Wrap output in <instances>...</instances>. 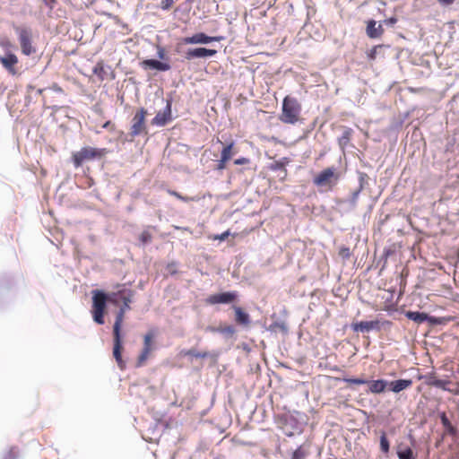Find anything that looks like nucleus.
Listing matches in <instances>:
<instances>
[{
    "label": "nucleus",
    "instance_id": "nucleus-1",
    "mask_svg": "<svg viewBox=\"0 0 459 459\" xmlns=\"http://www.w3.org/2000/svg\"><path fill=\"white\" fill-rule=\"evenodd\" d=\"M126 312L124 309H118L116 315V320L113 325V338H114V347H113V356L117 363V366L120 369H124L126 367V363L122 359V351H123V342L121 336V328L124 322Z\"/></svg>",
    "mask_w": 459,
    "mask_h": 459
},
{
    "label": "nucleus",
    "instance_id": "nucleus-2",
    "mask_svg": "<svg viewBox=\"0 0 459 459\" xmlns=\"http://www.w3.org/2000/svg\"><path fill=\"white\" fill-rule=\"evenodd\" d=\"M301 111V106L295 98L286 96L282 101V112L280 116L281 122L285 124H296Z\"/></svg>",
    "mask_w": 459,
    "mask_h": 459
},
{
    "label": "nucleus",
    "instance_id": "nucleus-3",
    "mask_svg": "<svg viewBox=\"0 0 459 459\" xmlns=\"http://www.w3.org/2000/svg\"><path fill=\"white\" fill-rule=\"evenodd\" d=\"M105 148L99 149L91 146L82 147L80 151L73 152L72 160L75 168L81 167L85 161L101 159L107 154Z\"/></svg>",
    "mask_w": 459,
    "mask_h": 459
},
{
    "label": "nucleus",
    "instance_id": "nucleus-4",
    "mask_svg": "<svg viewBox=\"0 0 459 459\" xmlns=\"http://www.w3.org/2000/svg\"><path fill=\"white\" fill-rule=\"evenodd\" d=\"M156 331L150 330L143 336V349L137 358L136 366L142 367L152 357L153 351L157 349Z\"/></svg>",
    "mask_w": 459,
    "mask_h": 459
},
{
    "label": "nucleus",
    "instance_id": "nucleus-5",
    "mask_svg": "<svg viewBox=\"0 0 459 459\" xmlns=\"http://www.w3.org/2000/svg\"><path fill=\"white\" fill-rule=\"evenodd\" d=\"M107 301H108V295H106L100 290H95L93 292L91 314L93 320L99 325L104 324Z\"/></svg>",
    "mask_w": 459,
    "mask_h": 459
},
{
    "label": "nucleus",
    "instance_id": "nucleus-6",
    "mask_svg": "<svg viewBox=\"0 0 459 459\" xmlns=\"http://www.w3.org/2000/svg\"><path fill=\"white\" fill-rule=\"evenodd\" d=\"M339 176L334 167L326 168L314 178L313 183L317 186H329L330 189L337 183Z\"/></svg>",
    "mask_w": 459,
    "mask_h": 459
},
{
    "label": "nucleus",
    "instance_id": "nucleus-7",
    "mask_svg": "<svg viewBox=\"0 0 459 459\" xmlns=\"http://www.w3.org/2000/svg\"><path fill=\"white\" fill-rule=\"evenodd\" d=\"M147 110L144 108H139L132 118V125L130 127V135L135 137L142 134H147V126L145 124V117Z\"/></svg>",
    "mask_w": 459,
    "mask_h": 459
},
{
    "label": "nucleus",
    "instance_id": "nucleus-8",
    "mask_svg": "<svg viewBox=\"0 0 459 459\" xmlns=\"http://www.w3.org/2000/svg\"><path fill=\"white\" fill-rule=\"evenodd\" d=\"M16 31L19 37L22 52L25 56H30L36 52L35 48L32 46L31 33L25 28H17Z\"/></svg>",
    "mask_w": 459,
    "mask_h": 459
},
{
    "label": "nucleus",
    "instance_id": "nucleus-9",
    "mask_svg": "<svg viewBox=\"0 0 459 459\" xmlns=\"http://www.w3.org/2000/svg\"><path fill=\"white\" fill-rule=\"evenodd\" d=\"M238 298V293L236 291H228L222 293H216L210 295L205 302L208 305H216V304H230L235 301Z\"/></svg>",
    "mask_w": 459,
    "mask_h": 459
},
{
    "label": "nucleus",
    "instance_id": "nucleus-10",
    "mask_svg": "<svg viewBox=\"0 0 459 459\" xmlns=\"http://www.w3.org/2000/svg\"><path fill=\"white\" fill-rule=\"evenodd\" d=\"M119 288L117 291H113L108 294V302L115 306H118L120 302H124V298H129L133 299L134 291L130 289H126L124 286L118 285Z\"/></svg>",
    "mask_w": 459,
    "mask_h": 459
},
{
    "label": "nucleus",
    "instance_id": "nucleus-11",
    "mask_svg": "<svg viewBox=\"0 0 459 459\" xmlns=\"http://www.w3.org/2000/svg\"><path fill=\"white\" fill-rule=\"evenodd\" d=\"M221 37H210L203 32L194 34L191 37L184 39L186 44H207L212 41H220Z\"/></svg>",
    "mask_w": 459,
    "mask_h": 459
},
{
    "label": "nucleus",
    "instance_id": "nucleus-12",
    "mask_svg": "<svg viewBox=\"0 0 459 459\" xmlns=\"http://www.w3.org/2000/svg\"><path fill=\"white\" fill-rule=\"evenodd\" d=\"M0 63L9 72V74L13 75L17 74L15 65L18 64V57L14 54L8 53L4 56H0Z\"/></svg>",
    "mask_w": 459,
    "mask_h": 459
},
{
    "label": "nucleus",
    "instance_id": "nucleus-13",
    "mask_svg": "<svg viewBox=\"0 0 459 459\" xmlns=\"http://www.w3.org/2000/svg\"><path fill=\"white\" fill-rule=\"evenodd\" d=\"M217 51L215 49H208L205 48H197L189 49L186 54V57L187 59L192 58H198V57H206V56H215Z\"/></svg>",
    "mask_w": 459,
    "mask_h": 459
},
{
    "label": "nucleus",
    "instance_id": "nucleus-14",
    "mask_svg": "<svg viewBox=\"0 0 459 459\" xmlns=\"http://www.w3.org/2000/svg\"><path fill=\"white\" fill-rule=\"evenodd\" d=\"M232 308L235 312L236 324L244 327L249 326L251 323L250 316L240 307L233 306Z\"/></svg>",
    "mask_w": 459,
    "mask_h": 459
},
{
    "label": "nucleus",
    "instance_id": "nucleus-15",
    "mask_svg": "<svg viewBox=\"0 0 459 459\" xmlns=\"http://www.w3.org/2000/svg\"><path fill=\"white\" fill-rule=\"evenodd\" d=\"M355 332H369L374 329H380L379 321H360L352 325Z\"/></svg>",
    "mask_w": 459,
    "mask_h": 459
},
{
    "label": "nucleus",
    "instance_id": "nucleus-16",
    "mask_svg": "<svg viewBox=\"0 0 459 459\" xmlns=\"http://www.w3.org/2000/svg\"><path fill=\"white\" fill-rule=\"evenodd\" d=\"M367 35L370 39L380 38L384 33V28L381 24L377 26V22L374 20L367 22Z\"/></svg>",
    "mask_w": 459,
    "mask_h": 459
},
{
    "label": "nucleus",
    "instance_id": "nucleus-17",
    "mask_svg": "<svg viewBox=\"0 0 459 459\" xmlns=\"http://www.w3.org/2000/svg\"><path fill=\"white\" fill-rule=\"evenodd\" d=\"M171 119L170 104H168L166 109L162 112H158L153 117L152 125L163 126Z\"/></svg>",
    "mask_w": 459,
    "mask_h": 459
},
{
    "label": "nucleus",
    "instance_id": "nucleus-18",
    "mask_svg": "<svg viewBox=\"0 0 459 459\" xmlns=\"http://www.w3.org/2000/svg\"><path fill=\"white\" fill-rule=\"evenodd\" d=\"M412 381L411 379H399L391 381L388 385L389 389L394 393H400L401 391H403L410 386H411Z\"/></svg>",
    "mask_w": 459,
    "mask_h": 459
},
{
    "label": "nucleus",
    "instance_id": "nucleus-19",
    "mask_svg": "<svg viewBox=\"0 0 459 459\" xmlns=\"http://www.w3.org/2000/svg\"><path fill=\"white\" fill-rule=\"evenodd\" d=\"M142 65L144 68H152L159 71H168L170 69V65L168 63H163L156 59L143 60Z\"/></svg>",
    "mask_w": 459,
    "mask_h": 459
},
{
    "label": "nucleus",
    "instance_id": "nucleus-20",
    "mask_svg": "<svg viewBox=\"0 0 459 459\" xmlns=\"http://www.w3.org/2000/svg\"><path fill=\"white\" fill-rule=\"evenodd\" d=\"M367 384H368L369 392L373 394L383 393L388 385L387 382L384 379L368 381Z\"/></svg>",
    "mask_w": 459,
    "mask_h": 459
},
{
    "label": "nucleus",
    "instance_id": "nucleus-21",
    "mask_svg": "<svg viewBox=\"0 0 459 459\" xmlns=\"http://www.w3.org/2000/svg\"><path fill=\"white\" fill-rule=\"evenodd\" d=\"M406 317L418 324L423 323L427 320L428 315L418 311H408L405 314Z\"/></svg>",
    "mask_w": 459,
    "mask_h": 459
},
{
    "label": "nucleus",
    "instance_id": "nucleus-22",
    "mask_svg": "<svg viewBox=\"0 0 459 459\" xmlns=\"http://www.w3.org/2000/svg\"><path fill=\"white\" fill-rule=\"evenodd\" d=\"M236 152L235 143L231 141L223 147L221 152V156L230 160Z\"/></svg>",
    "mask_w": 459,
    "mask_h": 459
},
{
    "label": "nucleus",
    "instance_id": "nucleus-23",
    "mask_svg": "<svg viewBox=\"0 0 459 459\" xmlns=\"http://www.w3.org/2000/svg\"><path fill=\"white\" fill-rule=\"evenodd\" d=\"M440 420L442 425L446 429L449 435L455 436L456 434V429L452 425L449 419L447 418L446 412H442L440 415Z\"/></svg>",
    "mask_w": 459,
    "mask_h": 459
},
{
    "label": "nucleus",
    "instance_id": "nucleus-24",
    "mask_svg": "<svg viewBox=\"0 0 459 459\" xmlns=\"http://www.w3.org/2000/svg\"><path fill=\"white\" fill-rule=\"evenodd\" d=\"M284 160H286V163L288 162V159L285 158ZM270 169L271 170H281L283 175L281 177V179H285L286 176H287V169H285V162L283 161H281V160H278V161H275L273 163H272L270 165Z\"/></svg>",
    "mask_w": 459,
    "mask_h": 459
},
{
    "label": "nucleus",
    "instance_id": "nucleus-25",
    "mask_svg": "<svg viewBox=\"0 0 459 459\" xmlns=\"http://www.w3.org/2000/svg\"><path fill=\"white\" fill-rule=\"evenodd\" d=\"M211 331L212 332H218L221 333H225L229 335H233L236 333V329L233 325H220L217 328H211Z\"/></svg>",
    "mask_w": 459,
    "mask_h": 459
},
{
    "label": "nucleus",
    "instance_id": "nucleus-26",
    "mask_svg": "<svg viewBox=\"0 0 459 459\" xmlns=\"http://www.w3.org/2000/svg\"><path fill=\"white\" fill-rule=\"evenodd\" d=\"M419 379H424L425 380V384L427 385H429V386H435L436 387V383L437 382V378L436 377V374L435 373H429V374H427V375H424V376H419L418 377Z\"/></svg>",
    "mask_w": 459,
    "mask_h": 459
},
{
    "label": "nucleus",
    "instance_id": "nucleus-27",
    "mask_svg": "<svg viewBox=\"0 0 459 459\" xmlns=\"http://www.w3.org/2000/svg\"><path fill=\"white\" fill-rule=\"evenodd\" d=\"M397 455L399 459H414L413 452L410 447H407L403 450H399L397 452Z\"/></svg>",
    "mask_w": 459,
    "mask_h": 459
},
{
    "label": "nucleus",
    "instance_id": "nucleus-28",
    "mask_svg": "<svg viewBox=\"0 0 459 459\" xmlns=\"http://www.w3.org/2000/svg\"><path fill=\"white\" fill-rule=\"evenodd\" d=\"M351 129H347L343 132L342 137L339 139V143L341 146L344 147L351 140Z\"/></svg>",
    "mask_w": 459,
    "mask_h": 459
},
{
    "label": "nucleus",
    "instance_id": "nucleus-29",
    "mask_svg": "<svg viewBox=\"0 0 459 459\" xmlns=\"http://www.w3.org/2000/svg\"><path fill=\"white\" fill-rule=\"evenodd\" d=\"M364 176H365V174H362L360 176V186H359V189H357L356 191H354L352 193V195H351V203L353 205H355L357 204V200H358L359 195L361 192V190L363 189V183H362V181L364 179Z\"/></svg>",
    "mask_w": 459,
    "mask_h": 459
},
{
    "label": "nucleus",
    "instance_id": "nucleus-30",
    "mask_svg": "<svg viewBox=\"0 0 459 459\" xmlns=\"http://www.w3.org/2000/svg\"><path fill=\"white\" fill-rule=\"evenodd\" d=\"M105 73L104 65L102 62H98L93 68V74L98 75L101 80L104 79L103 74Z\"/></svg>",
    "mask_w": 459,
    "mask_h": 459
},
{
    "label": "nucleus",
    "instance_id": "nucleus-31",
    "mask_svg": "<svg viewBox=\"0 0 459 459\" xmlns=\"http://www.w3.org/2000/svg\"><path fill=\"white\" fill-rule=\"evenodd\" d=\"M380 448L384 453H388L389 451V441L385 433H383L380 437Z\"/></svg>",
    "mask_w": 459,
    "mask_h": 459
},
{
    "label": "nucleus",
    "instance_id": "nucleus-32",
    "mask_svg": "<svg viewBox=\"0 0 459 459\" xmlns=\"http://www.w3.org/2000/svg\"><path fill=\"white\" fill-rule=\"evenodd\" d=\"M168 193L170 195L175 196L176 198H178V199H179V200H181L183 202H190V201H194L195 200L194 197L184 196L181 194H179L178 192L174 191V190H168Z\"/></svg>",
    "mask_w": 459,
    "mask_h": 459
},
{
    "label": "nucleus",
    "instance_id": "nucleus-33",
    "mask_svg": "<svg viewBox=\"0 0 459 459\" xmlns=\"http://www.w3.org/2000/svg\"><path fill=\"white\" fill-rule=\"evenodd\" d=\"M18 449L16 447H11L4 455L3 459H17Z\"/></svg>",
    "mask_w": 459,
    "mask_h": 459
},
{
    "label": "nucleus",
    "instance_id": "nucleus-34",
    "mask_svg": "<svg viewBox=\"0 0 459 459\" xmlns=\"http://www.w3.org/2000/svg\"><path fill=\"white\" fill-rule=\"evenodd\" d=\"M451 381L447 379H438L436 383V387L440 388L444 391H447L449 385H451Z\"/></svg>",
    "mask_w": 459,
    "mask_h": 459
},
{
    "label": "nucleus",
    "instance_id": "nucleus-35",
    "mask_svg": "<svg viewBox=\"0 0 459 459\" xmlns=\"http://www.w3.org/2000/svg\"><path fill=\"white\" fill-rule=\"evenodd\" d=\"M152 238V236L148 230H143L139 236V239L143 244L151 242Z\"/></svg>",
    "mask_w": 459,
    "mask_h": 459
},
{
    "label": "nucleus",
    "instance_id": "nucleus-36",
    "mask_svg": "<svg viewBox=\"0 0 459 459\" xmlns=\"http://www.w3.org/2000/svg\"><path fill=\"white\" fill-rule=\"evenodd\" d=\"M339 255L344 260L350 259L351 255L350 248L347 247H342L339 250Z\"/></svg>",
    "mask_w": 459,
    "mask_h": 459
},
{
    "label": "nucleus",
    "instance_id": "nucleus-37",
    "mask_svg": "<svg viewBox=\"0 0 459 459\" xmlns=\"http://www.w3.org/2000/svg\"><path fill=\"white\" fill-rule=\"evenodd\" d=\"M343 381L348 384H354V385H364V384L368 383V381L363 378H343Z\"/></svg>",
    "mask_w": 459,
    "mask_h": 459
},
{
    "label": "nucleus",
    "instance_id": "nucleus-38",
    "mask_svg": "<svg viewBox=\"0 0 459 459\" xmlns=\"http://www.w3.org/2000/svg\"><path fill=\"white\" fill-rule=\"evenodd\" d=\"M186 355L193 356L195 358H206L208 356L207 352H197L195 350H189L186 352Z\"/></svg>",
    "mask_w": 459,
    "mask_h": 459
},
{
    "label": "nucleus",
    "instance_id": "nucleus-39",
    "mask_svg": "<svg viewBox=\"0 0 459 459\" xmlns=\"http://www.w3.org/2000/svg\"><path fill=\"white\" fill-rule=\"evenodd\" d=\"M305 455V452L299 447L293 452L291 459H304Z\"/></svg>",
    "mask_w": 459,
    "mask_h": 459
},
{
    "label": "nucleus",
    "instance_id": "nucleus-40",
    "mask_svg": "<svg viewBox=\"0 0 459 459\" xmlns=\"http://www.w3.org/2000/svg\"><path fill=\"white\" fill-rule=\"evenodd\" d=\"M174 3V0H162L160 2V8L162 10H169L173 6Z\"/></svg>",
    "mask_w": 459,
    "mask_h": 459
},
{
    "label": "nucleus",
    "instance_id": "nucleus-41",
    "mask_svg": "<svg viewBox=\"0 0 459 459\" xmlns=\"http://www.w3.org/2000/svg\"><path fill=\"white\" fill-rule=\"evenodd\" d=\"M132 302V299H129V298H124L123 305L120 307L119 309H124L125 312L131 309L130 303Z\"/></svg>",
    "mask_w": 459,
    "mask_h": 459
},
{
    "label": "nucleus",
    "instance_id": "nucleus-42",
    "mask_svg": "<svg viewBox=\"0 0 459 459\" xmlns=\"http://www.w3.org/2000/svg\"><path fill=\"white\" fill-rule=\"evenodd\" d=\"M228 161L229 160L221 156V159L218 160L217 169H219V170L224 169L226 168V164Z\"/></svg>",
    "mask_w": 459,
    "mask_h": 459
},
{
    "label": "nucleus",
    "instance_id": "nucleus-43",
    "mask_svg": "<svg viewBox=\"0 0 459 459\" xmlns=\"http://www.w3.org/2000/svg\"><path fill=\"white\" fill-rule=\"evenodd\" d=\"M230 236V230H226L224 231L223 233H221V235H215L212 239L214 240H221V241H223L225 240L228 237Z\"/></svg>",
    "mask_w": 459,
    "mask_h": 459
},
{
    "label": "nucleus",
    "instance_id": "nucleus-44",
    "mask_svg": "<svg viewBox=\"0 0 459 459\" xmlns=\"http://www.w3.org/2000/svg\"><path fill=\"white\" fill-rule=\"evenodd\" d=\"M381 48V46H375L373 48L370 49V51L368 54V56L370 60H374L377 57V48Z\"/></svg>",
    "mask_w": 459,
    "mask_h": 459
},
{
    "label": "nucleus",
    "instance_id": "nucleus-45",
    "mask_svg": "<svg viewBox=\"0 0 459 459\" xmlns=\"http://www.w3.org/2000/svg\"><path fill=\"white\" fill-rule=\"evenodd\" d=\"M249 162H250V160L246 157H241V158L236 159L234 160V164H236V165H245V164H248Z\"/></svg>",
    "mask_w": 459,
    "mask_h": 459
},
{
    "label": "nucleus",
    "instance_id": "nucleus-46",
    "mask_svg": "<svg viewBox=\"0 0 459 459\" xmlns=\"http://www.w3.org/2000/svg\"><path fill=\"white\" fill-rule=\"evenodd\" d=\"M447 392L455 394V395H458L459 394V384L456 383L454 385V387H448L447 389Z\"/></svg>",
    "mask_w": 459,
    "mask_h": 459
},
{
    "label": "nucleus",
    "instance_id": "nucleus-47",
    "mask_svg": "<svg viewBox=\"0 0 459 459\" xmlns=\"http://www.w3.org/2000/svg\"><path fill=\"white\" fill-rule=\"evenodd\" d=\"M102 128L109 129L110 131H114L115 126L110 121H107L103 124Z\"/></svg>",
    "mask_w": 459,
    "mask_h": 459
},
{
    "label": "nucleus",
    "instance_id": "nucleus-48",
    "mask_svg": "<svg viewBox=\"0 0 459 459\" xmlns=\"http://www.w3.org/2000/svg\"><path fill=\"white\" fill-rule=\"evenodd\" d=\"M42 1L50 10H52L54 8L56 0H42Z\"/></svg>",
    "mask_w": 459,
    "mask_h": 459
},
{
    "label": "nucleus",
    "instance_id": "nucleus-49",
    "mask_svg": "<svg viewBox=\"0 0 459 459\" xmlns=\"http://www.w3.org/2000/svg\"><path fill=\"white\" fill-rule=\"evenodd\" d=\"M51 89L53 91H55L56 92H58V93H63L64 91L63 89L56 83H54L52 86H51Z\"/></svg>",
    "mask_w": 459,
    "mask_h": 459
},
{
    "label": "nucleus",
    "instance_id": "nucleus-50",
    "mask_svg": "<svg viewBox=\"0 0 459 459\" xmlns=\"http://www.w3.org/2000/svg\"><path fill=\"white\" fill-rule=\"evenodd\" d=\"M385 22L387 25H394V24H395L397 22V19L395 17H391V18L385 20Z\"/></svg>",
    "mask_w": 459,
    "mask_h": 459
},
{
    "label": "nucleus",
    "instance_id": "nucleus-51",
    "mask_svg": "<svg viewBox=\"0 0 459 459\" xmlns=\"http://www.w3.org/2000/svg\"><path fill=\"white\" fill-rule=\"evenodd\" d=\"M439 3L441 4H451L454 3L455 0H437Z\"/></svg>",
    "mask_w": 459,
    "mask_h": 459
}]
</instances>
